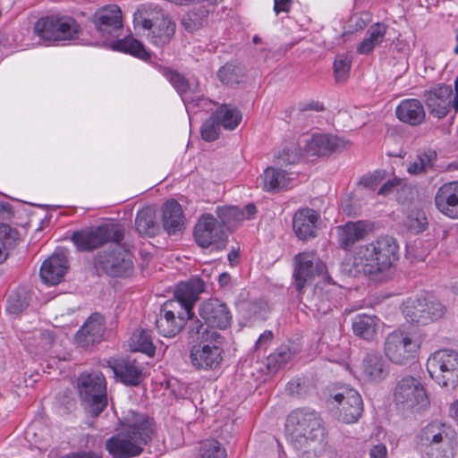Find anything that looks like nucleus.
<instances>
[{"instance_id": "obj_34", "label": "nucleus", "mask_w": 458, "mask_h": 458, "mask_svg": "<svg viewBox=\"0 0 458 458\" xmlns=\"http://www.w3.org/2000/svg\"><path fill=\"white\" fill-rule=\"evenodd\" d=\"M337 233L339 246L347 250L353 246L356 242L365 237L367 226L363 221L348 222L344 225L338 226Z\"/></svg>"}, {"instance_id": "obj_60", "label": "nucleus", "mask_w": 458, "mask_h": 458, "mask_svg": "<svg viewBox=\"0 0 458 458\" xmlns=\"http://www.w3.org/2000/svg\"><path fill=\"white\" fill-rule=\"evenodd\" d=\"M315 298L319 299L321 304L318 305V310H323V312L330 309V305L326 306V301H330V294L328 291L326 292V294H322V287H316L315 289Z\"/></svg>"}, {"instance_id": "obj_29", "label": "nucleus", "mask_w": 458, "mask_h": 458, "mask_svg": "<svg viewBox=\"0 0 458 458\" xmlns=\"http://www.w3.org/2000/svg\"><path fill=\"white\" fill-rule=\"evenodd\" d=\"M318 218L319 216L314 209H299L293 220V227L296 236L303 241L314 238L316 236Z\"/></svg>"}, {"instance_id": "obj_36", "label": "nucleus", "mask_w": 458, "mask_h": 458, "mask_svg": "<svg viewBox=\"0 0 458 458\" xmlns=\"http://www.w3.org/2000/svg\"><path fill=\"white\" fill-rule=\"evenodd\" d=\"M457 436L454 430L440 441L424 450L425 458H454L457 451Z\"/></svg>"}, {"instance_id": "obj_31", "label": "nucleus", "mask_w": 458, "mask_h": 458, "mask_svg": "<svg viewBox=\"0 0 458 458\" xmlns=\"http://www.w3.org/2000/svg\"><path fill=\"white\" fill-rule=\"evenodd\" d=\"M395 115L404 123L418 126L425 121L426 112L419 99L406 98L402 100L397 106Z\"/></svg>"}, {"instance_id": "obj_3", "label": "nucleus", "mask_w": 458, "mask_h": 458, "mask_svg": "<svg viewBox=\"0 0 458 458\" xmlns=\"http://www.w3.org/2000/svg\"><path fill=\"white\" fill-rule=\"evenodd\" d=\"M190 336L198 341L191 349V365L197 369H215L223 360L225 338L215 329H209L199 320H192L188 327Z\"/></svg>"}, {"instance_id": "obj_43", "label": "nucleus", "mask_w": 458, "mask_h": 458, "mask_svg": "<svg viewBox=\"0 0 458 458\" xmlns=\"http://www.w3.org/2000/svg\"><path fill=\"white\" fill-rule=\"evenodd\" d=\"M136 229L141 234L154 236L158 226L155 222V211L150 207H147L140 210L136 217Z\"/></svg>"}, {"instance_id": "obj_41", "label": "nucleus", "mask_w": 458, "mask_h": 458, "mask_svg": "<svg viewBox=\"0 0 458 458\" xmlns=\"http://www.w3.org/2000/svg\"><path fill=\"white\" fill-rule=\"evenodd\" d=\"M214 114L225 130H234L242 121V113L232 105H221Z\"/></svg>"}, {"instance_id": "obj_8", "label": "nucleus", "mask_w": 458, "mask_h": 458, "mask_svg": "<svg viewBox=\"0 0 458 458\" xmlns=\"http://www.w3.org/2000/svg\"><path fill=\"white\" fill-rule=\"evenodd\" d=\"M427 370L439 386L454 388L458 384V352L450 349L435 352L427 360Z\"/></svg>"}, {"instance_id": "obj_15", "label": "nucleus", "mask_w": 458, "mask_h": 458, "mask_svg": "<svg viewBox=\"0 0 458 458\" xmlns=\"http://www.w3.org/2000/svg\"><path fill=\"white\" fill-rule=\"evenodd\" d=\"M193 235L197 244L204 249L214 246L216 250H222L227 242L224 227L210 214H204L199 217L195 225Z\"/></svg>"}, {"instance_id": "obj_16", "label": "nucleus", "mask_w": 458, "mask_h": 458, "mask_svg": "<svg viewBox=\"0 0 458 458\" xmlns=\"http://www.w3.org/2000/svg\"><path fill=\"white\" fill-rule=\"evenodd\" d=\"M96 36L106 41L116 38L123 30V13L116 4H108L98 9L90 18Z\"/></svg>"}, {"instance_id": "obj_24", "label": "nucleus", "mask_w": 458, "mask_h": 458, "mask_svg": "<svg viewBox=\"0 0 458 458\" xmlns=\"http://www.w3.org/2000/svg\"><path fill=\"white\" fill-rule=\"evenodd\" d=\"M116 378L125 386H139L143 378V367L134 359H121L114 362L108 361Z\"/></svg>"}, {"instance_id": "obj_21", "label": "nucleus", "mask_w": 458, "mask_h": 458, "mask_svg": "<svg viewBox=\"0 0 458 458\" xmlns=\"http://www.w3.org/2000/svg\"><path fill=\"white\" fill-rule=\"evenodd\" d=\"M177 306H179L178 302L165 301L156 318V327L165 337L176 335L184 326V318L181 314L175 316Z\"/></svg>"}, {"instance_id": "obj_50", "label": "nucleus", "mask_w": 458, "mask_h": 458, "mask_svg": "<svg viewBox=\"0 0 458 458\" xmlns=\"http://www.w3.org/2000/svg\"><path fill=\"white\" fill-rule=\"evenodd\" d=\"M293 358V352L288 346H280L276 352L267 358V367L269 369L277 370L287 364Z\"/></svg>"}, {"instance_id": "obj_37", "label": "nucleus", "mask_w": 458, "mask_h": 458, "mask_svg": "<svg viewBox=\"0 0 458 458\" xmlns=\"http://www.w3.org/2000/svg\"><path fill=\"white\" fill-rule=\"evenodd\" d=\"M387 27L384 23L377 22L369 27L366 38L357 47V52L368 55L385 39Z\"/></svg>"}, {"instance_id": "obj_62", "label": "nucleus", "mask_w": 458, "mask_h": 458, "mask_svg": "<svg viewBox=\"0 0 458 458\" xmlns=\"http://www.w3.org/2000/svg\"><path fill=\"white\" fill-rule=\"evenodd\" d=\"M273 339V333L270 330L265 331L260 335L259 339L256 342L255 348L261 349L264 348L271 340Z\"/></svg>"}, {"instance_id": "obj_52", "label": "nucleus", "mask_w": 458, "mask_h": 458, "mask_svg": "<svg viewBox=\"0 0 458 458\" xmlns=\"http://www.w3.org/2000/svg\"><path fill=\"white\" fill-rule=\"evenodd\" d=\"M351 64L352 60L349 56L344 55H336L334 62V74L336 83H344L347 81Z\"/></svg>"}, {"instance_id": "obj_10", "label": "nucleus", "mask_w": 458, "mask_h": 458, "mask_svg": "<svg viewBox=\"0 0 458 458\" xmlns=\"http://www.w3.org/2000/svg\"><path fill=\"white\" fill-rule=\"evenodd\" d=\"M317 276L327 277V266L315 250L298 253L293 258V284L298 293L313 284Z\"/></svg>"}, {"instance_id": "obj_33", "label": "nucleus", "mask_w": 458, "mask_h": 458, "mask_svg": "<svg viewBox=\"0 0 458 458\" xmlns=\"http://www.w3.org/2000/svg\"><path fill=\"white\" fill-rule=\"evenodd\" d=\"M164 230L174 235L184 229L185 216L179 202H165L162 208Z\"/></svg>"}, {"instance_id": "obj_19", "label": "nucleus", "mask_w": 458, "mask_h": 458, "mask_svg": "<svg viewBox=\"0 0 458 458\" xmlns=\"http://www.w3.org/2000/svg\"><path fill=\"white\" fill-rule=\"evenodd\" d=\"M199 311L208 328L211 327L213 329H225L232 322V314L229 308L218 299H209L204 301Z\"/></svg>"}, {"instance_id": "obj_56", "label": "nucleus", "mask_w": 458, "mask_h": 458, "mask_svg": "<svg viewBox=\"0 0 458 458\" xmlns=\"http://www.w3.org/2000/svg\"><path fill=\"white\" fill-rule=\"evenodd\" d=\"M403 184V180L394 177L393 179L387 180L382 184L377 191V194L382 197H387L401 189Z\"/></svg>"}, {"instance_id": "obj_23", "label": "nucleus", "mask_w": 458, "mask_h": 458, "mask_svg": "<svg viewBox=\"0 0 458 458\" xmlns=\"http://www.w3.org/2000/svg\"><path fill=\"white\" fill-rule=\"evenodd\" d=\"M105 448L113 458L136 457L140 455L144 450L121 429L106 440Z\"/></svg>"}, {"instance_id": "obj_5", "label": "nucleus", "mask_w": 458, "mask_h": 458, "mask_svg": "<svg viewBox=\"0 0 458 458\" xmlns=\"http://www.w3.org/2000/svg\"><path fill=\"white\" fill-rule=\"evenodd\" d=\"M79 397L85 410L98 416L107 404L106 382L98 371L82 372L77 378Z\"/></svg>"}, {"instance_id": "obj_25", "label": "nucleus", "mask_w": 458, "mask_h": 458, "mask_svg": "<svg viewBox=\"0 0 458 458\" xmlns=\"http://www.w3.org/2000/svg\"><path fill=\"white\" fill-rule=\"evenodd\" d=\"M105 319L98 313L90 316L75 335L77 344L88 348L102 341L105 333Z\"/></svg>"}, {"instance_id": "obj_35", "label": "nucleus", "mask_w": 458, "mask_h": 458, "mask_svg": "<svg viewBox=\"0 0 458 458\" xmlns=\"http://www.w3.org/2000/svg\"><path fill=\"white\" fill-rule=\"evenodd\" d=\"M454 429L438 420H434L423 427L417 435L418 444L428 449L431 445L448 436Z\"/></svg>"}, {"instance_id": "obj_49", "label": "nucleus", "mask_w": 458, "mask_h": 458, "mask_svg": "<svg viewBox=\"0 0 458 458\" xmlns=\"http://www.w3.org/2000/svg\"><path fill=\"white\" fill-rule=\"evenodd\" d=\"M301 157V149L295 143H292L285 147L276 156V165L283 167H286L289 165H294L300 161Z\"/></svg>"}, {"instance_id": "obj_7", "label": "nucleus", "mask_w": 458, "mask_h": 458, "mask_svg": "<svg viewBox=\"0 0 458 458\" xmlns=\"http://www.w3.org/2000/svg\"><path fill=\"white\" fill-rule=\"evenodd\" d=\"M33 31L44 41L57 42L77 37L81 26L70 16L50 15L39 18L34 24Z\"/></svg>"}, {"instance_id": "obj_57", "label": "nucleus", "mask_w": 458, "mask_h": 458, "mask_svg": "<svg viewBox=\"0 0 458 458\" xmlns=\"http://www.w3.org/2000/svg\"><path fill=\"white\" fill-rule=\"evenodd\" d=\"M437 208L450 218H458V202H435Z\"/></svg>"}, {"instance_id": "obj_47", "label": "nucleus", "mask_w": 458, "mask_h": 458, "mask_svg": "<svg viewBox=\"0 0 458 458\" xmlns=\"http://www.w3.org/2000/svg\"><path fill=\"white\" fill-rule=\"evenodd\" d=\"M225 449L216 439H206L199 444L196 458H225Z\"/></svg>"}, {"instance_id": "obj_4", "label": "nucleus", "mask_w": 458, "mask_h": 458, "mask_svg": "<svg viewBox=\"0 0 458 458\" xmlns=\"http://www.w3.org/2000/svg\"><path fill=\"white\" fill-rule=\"evenodd\" d=\"M133 22L147 30L148 38L157 47L168 44L175 33V22L157 6L141 5L134 13Z\"/></svg>"}, {"instance_id": "obj_51", "label": "nucleus", "mask_w": 458, "mask_h": 458, "mask_svg": "<svg viewBox=\"0 0 458 458\" xmlns=\"http://www.w3.org/2000/svg\"><path fill=\"white\" fill-rule=\"evenodd\" d=\"M434 151L420 153L417 156V160L411 163L407 167V171L411 174H419L427 171L428 167L432 166L433 161L436 159Z\"/></svg>"}, {"instance_id": "obj_11", "label": "nucleus", "mask_w": 458, "mask_h": 458, "mask_svg": "<svg viewBox=\"0 0 458 458\" xmlns=\"http://www.w3.org/2000/svg\"><path fill=\"white\" fill-rule=\"evenodd\" d=\"M402 311L408 323L425 326L441 318L445 307L435 299L411 297L403 303Z\"/></svg>"}, {"instance_id": "obj_58", "label": "nucleus", "mask_w": 458, "mask_h": 458, "mask_svg": "<svg viewBox=\"0 0 458 458\" xmlns=\"http://www.w3.org/2000/svg\"><path fill=\"white\" fill-rule=\"evenodd\" d=\"M249 312L258 318H264L268 312V304L266 301L258 300L250 303Z\"/></svg>"}, {"instance_id": "obj_28", "label": "nucleus", "mask_w": 458, "mask_h": 458, "mask_svg": "<svg viewBox=\"0 0 458 458\" xmlns=\"http://www.w3.org/2000/svg\"><path fill=\"white\" fill-rule=\"evenodd\" d=\"M389 374V366L378 352L368 353L361 363L363 378L371 383H379Z\"/></svg>"}, {"instance_id": "obj_48", "label": "nucleus", "mask_w": 458, "mask_h": 458, "mask_svg": "<svg viewBox=\"0 0 458 458\" xmlns=\"http://www.w3.org/2000/svg\"><path fill=\"white\" fill-rule=\"evenodd\" d=\"M29 305L27 293L24 289L13 292L7 301L6 310L11 314L21 313Z\"/></svg>"}, {"instance_id": "obj_54", "label": "nucleus", "mask_w": 458, "mask_h": 458, "mask_svg": "<svg viewBox=\"0 0 458 458\" xmlns=\"http://www.w3.org/2000/svg\"><path fill=\"white\" fill-rule=\"evenodd\" d=\"M435 200H458V181L443 184L439 188Z\"/></svg>"}, {"instance_id": "obj_32", "label": "nucleus", "mask_w": 458, "mask_h": 458, "mask_svg": "<svg viewBox=\"0 0 458 458\" xmlns=\"http://www.w3.org/2000/svg\"><path fill=\"white\" fill-rule=\"evenodd\" d=\"M292 175L293 173L287 172L281 166L280 168L267 167L261 175L262 189L267 192H278L286 190L291 187L294 179Z\"/></svg>"}, {"instance_id": "obj_61", "label": "nucleus", "mask_w": 458, "mask_h": 458, "mask_svg": "<svg viewBox=\"0 0 458 458\" xmlns=\"http://www.w3.org/2000/svg\"><path fill=\"white\" fill-rule=\"evenodd\" d=\"M292 0H274V11L276 14L281 12L288 13L292 6Z\"/></svg>"}, {"instance_id": "obj_59", "label": "nucleus", "mask_w": 458, "mask_h": 458, "mask_svg": "<svg viewBox=\"0 0 458 458\" xmlns=\"http://www.w3.org/2000/svg\"><path fill=\"white\" fill-rule=\"evenodd\" d=\"M38 347L42 351H47L50 348L54 342V336L49 331H40L38 332Z\"/></svg>"}, {"instance_id": "obj_38", "label": "nucleus", "mask_w": 458, "mask_h": 458, "mask_svg": "<svg viewBox=\"0 0 458 458\" xmlns=\"http://www.w3.org/2000/svg\"><path fill=\"white\" fill-rule=\"evenodd\" d=\"M407 204L404 225L411 232L420 233L426 230L428 222L426 212L415 205V202H404Z\"/></svg>"}, {"instance_id": "obj_53", "label": "nucleus", "mask_w": 458, "mask_h": 458, "mask_svg": "<svg viewBox=\"0 0 458 458\" xmlns=\"http://www.w3.org/2000/svg\"><path fill=\"white\" fill-rule=\"evenodd\" d=\"M221 124L213 113L202 124L200 133L206 141L216 140L220 133Z\"/></svg>"}, {"instance_id": "obj_18", "label": "nucleus", "mask_w": 458, "mask_h": 458, "mask_svg": "<svg viewBox=\"0 0 458 458\" xmlns=\"http://www.w3.org/2000/svg\"><path fill=\"white\" fill-rule=\"evenodd\" d=\"M334 400L338 404L339 420L351 424L356 422L361 416L363 402L360 394L352 388H346L335 394Z\"/></svg>"}, {"instance_id": "obj_12", "label": "nucleus", "mask_w": 458, "mask_h": 458, "mask_svg": "<svg viewBox=\"0 0 458 458\" xmlns=\"http://www.w3.org/2000/svg\"><path fill=\"white\" fill-rule=\"evenodd\" d=\"M394 402L402 412L419 410L428 403V397L421 383L408 376L400 379L394 389Z\"/></svg>"}, {"instance_id": "obj_64", "label": "nucleus", "mask_w": 458, "mask_h": 458, "mask_svg": "<svg viewBox=\"0 0 458 458\" xmlns=\"http://www.w3.org/2000/svg\"><path fill=\"white\" fill-rule=\"evenodd\" d=\"M342 208L344 212L350 216H357L360 215V208L356 202H344Z\"/></svg>"}, {"instance_id": "obj_46", "label": "nucleus", "mask_w": 458, "mask_h": 458, "mask_svg": "<svg viewBox=\"0 0 458 458\" xmlns=\"http://www.w3.org/2000/svg\"><path fill=\"white\" fill-rule=\"evenodd\" d=\"M19 241V233L7 224H0V264L7 256V246H14Z\"/></svg>"}, {"instance_id": "obj_26", "label": "nucleus", "mask_w": 458, "mask_h": 458, "mask_svg": "<svg viewBox=\"0 0 458 458\" xmlns=\"http://www.w3.org/2000/svg\"><path fill=\"white\" fill-rule=\"evenodd\" d=\"M257 213V208L253 203L240 208L234 205H225L216 209L219 223L228 230L236 229L244 220L252 219Z\"/></svg>"}, {"instance_id": "obj_44", "label": "nucleus", "mask_w": 458, "mask_h": 458, "mask_svg": "<svg viewBox=\"0 0 458 458\" xmlns=\"http://www.w3.org/2000/svg\"><path fill=\"white\" fill-rule=\"evenodd\" d=\"M131 348L134 352H140L150 357L154 356L156 352L152 337L149 332L145 329H138L132 334Z\"/></svg>"}, {"instance_id": "obj_9", "label": "nucleus", "mask_w": 458, "mask_h": 458, "mask_svg": "<svg viewBox=\"0 0 458 458\" xmlns=\"http://www.w3.org/2000/svg\"><path fill=\"white\" fill-rule=\"evenodd\" d=\"M420 344V339L413 332L396 329L386 335L384 351L390 361L403 365L415 358Z\"/></svg>"}, {"instance_id": "obj_40", "label": "nucleus", "mask_w": 458, "mask_h": 458, "mask_svg": "<svg viewBox=\"0 0 458 458\" xmlns=\"http://www.w3.org/2000/svg\"><path fill=\"white\" fill-rule=\"evenodd\" d=\"M112 48L145 61L150 57V54L147 51L144 45L131 36L114 41L112 44Z\"/></svg>"}, {"instance_id": "obj_13", "label": "nucleus", "mask_w": 458, "mask_h": 458, "mask_svg": "<svg viewBox=\"0 0 458 458\" xmlns=\"http://www.w3.org/2000/svg\"><path fill=\"white\" fill-rule=\"evenodd\" d=\"M80 251H90L111 241H123V231L118 225H100L74 232L71 237Z\"/></svg>"}, {"instance_id": "obj_55", "label": "nucleus", "mask_w": 458, "mask_h": 458, "mask_svg": "<svg viewBox=\"0 0 458 458\" xmlns=\"http://www.w3.org/2000/svg\"><path fill=\"white\" fill-rule=\"evenodd\" d=\"M386 174V171L377 170L372 174L364 175L360 178L359 185L364 189L374 191L384 181Z\"/></svg>"}, {"instance_id": "obj_22", "label": "nucleus", "mask_w": 458, "mask_h": 458, "mask_svg": "<svg viewBox=\"0 0 458 458\" xmlns=\"http://www.w3.org/2000/svg\"><path fill=\"white\" fill-rule=\"evenodd\" d=\"M350 140L331 134H315L308 141L306 151L310 156H327L336 151L349 148Z\"/></svg>"}, {"instance_id": "obj_42", "label": "nucleus", "mask_w": 458, "mask_h": 458, "mask_svg": "<svg viewBox=\"0 0 458 458\" xmlns=\"http://www.w3.org/2000/svg\"><path fill=\"white\" fill-rule=\"evenodd\" d=\"M219 81L229 87L240 84L245 77L244 68L234 63H226L217 72Z\"/></svg>"}, {"instance_id": "obj_20", "label": "nucleus", "mask_w": 458, "mask_h": 458, "mask_svg": "<svg viewBox=\"0 0 458 458\" xmlns=\"http://www.w3.org/2000/svg\"><path fill=\"white\" fill-rule=\"evenodd\" d=\"M160 72L180 94L185 105L199 106L204 100L199 90L198 83L191 84L182 74L169 67H161Z\"/></svg>"}, {"instance_id": "obj_17", "label": "nucleus", "mask_w": 458, "mask_h": 458, "mask_svg": "<svg viewBox=\"0 0 458 458\" xmlns=\"http://www.w3.org/2000/svg\"><path fill=\"white\" fill-rule=\"evenodd\" d=\"M453 89L450 85L438 84L423 93L429 114L438 119L445 117L453 109Z\"/></svg>"}, {"instance_id": "obj_2", "label": "nucleus", "mask_w": 458, "mask_h": 458, "mask_svg": "<svg viewBox=\"0 0 458 458\" xmlns=\"http://www.w3.org/2000/svg\"><path fill=\"white\" fill-rule=\"evenodd\" d=\"M285 431L291 445L302 458H314L322 449L324 428L317 412L297 409L286 420Z\"/></svg>"}, {"instance_id": "obj_30", "label": "nucleus", "mask_w": 458, "mask_h": 458, "mask_svg": "<svg viewBox=\"0 0 458 458\" xmlns=\"http://www.w3.org/2000/svg\"><path fill=\"white\" fill-rule=\"evenodd\" d=\"M67 258L63 253H54L41 265L39 275L48 284H57L67 271Z\"/></svg>"}, {"instance_id": "obj_27", "label": "nucleus", "mask_w": 458, "mask_h": 458, "mask_svg": "<svg viewBox=\"0 0 458 458\" xmlns=\"http://www.w3.org/2000/svg\"><path fill=\"white\" fill-rule=\"evenodd\" d=\"M205 284L199 278H191L190 281L181 283L175 290V301L178 302L177 309H182L188 318H191V310L194 302L198 300L199 294L204 291Z\"/></svg>"}, {"instance_id": "obj_14", "label": "nucleus", "mask_w": 458, "mask_h": 458, "mask_svg": "<svg viewBox=\"0 0 458 458\" xmlns=\"http://www.w3.org/2000/svg\"><path fill=\"white\" fill-rule=\"evenodd\" d=\"M121 430L130 436L143 449L156 435L157 427L153 418L130 411L120 420Z\"/></svg>"}, {"instance_id": "obj_6", "label": "nucleus", "mask_w": 458, "mask_h": 458, "mask_svg": "<svg viewBox=\"0 0 458 458\" xmlns=\"http://www.w3.org/2000/svg\"><path fill=\"white\" fill-rule=\"evenodd\" d=\"M122 241H111L109 246L97 253L94 266L98 273L114 277L128 276L133 270L131 253L122 244Z\"/></svg>"}, {"instance_id": "obj_39", "label": "nucleus", "mask_w": 458, "mask_h": 458, "mask_svg": "<svg viewBox=\"0 0 458 458\" xmlns=\"http://www.w3.org/2000/svg\"><path fill=\"white\" fill-rule=\"evenodd\" d=\"M379 319L376 316L359 314L352 321L353 333L366 340H370L376 335Z\"/></svg>"}, {"instance_id": "obj_63", "label": "nucleus", "mask_w": 458, "mask_h": 458, "mask_svg": "<svg viewBox=\"0 0 458 458\" xmlns=\"http://www.w3.org/2000/svg\"><path fill=\"white\" fill-rule=\"evenodd\" d=\"M386 447L381 444L374 445L369 452L370 458H386Z\"/></svg>"}, {"instance_id": "obj_1", "label": "nucleus", "mask_w": 458, "mask_h": 458, "mask_svg": "<svg viewBox=\"0 0 458 458\" xmlns=\"http://www.w3.org/2000/svg\"><path fill=\"white\" fill-rule=\"evenodd\" d=\"M399 259V244L389 235L356 246L342 262V271L350 276H377L388 271Z\"/></svg>"}, {"instance_id": "obj_45", "label": "nucleus", "mask_w": 458, "mask_h": 458, "mask_svg": "<svg viewBox=\"0 0 458 458\" xmlns=\"http://www.w3.org/2000/svg\"><path fill=\"white\" fill-rule=\"evenodd\" d=\"M208 13L204 5L194 6L184 15L182 23L187 30H197L207 22Z\"/></svg>"}]
</instances>
